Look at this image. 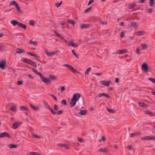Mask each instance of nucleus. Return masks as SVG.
Segmentation results:
<instances>
[{
	"mask_svg": "<svg viewBox=\"0 0 155 155\" xmlns=\"http://www.w3.org/2000/svg\"><path fill=\"white\" fill-rule=\"evenodd\" d=\"M139 105L141 107H144L147 106V105L144 103H139Z\"/></svg>",
	"mask_w": 155,
	"mask_h": 155,
	"instance_id": "obj_36",
	"label": "nucleus"
},
{
	"mask_svg": "<svg viewBox=\"0 0 155 155\" xmlns=\"http://www.w3.org/2000/svg\"><path fill=\"white\" fill-rule=\"evenodd\" d=\"M9 147L11 149L16 148L18 147V146L14 144H9Z\"/></svg>",
	"mask_w": 155,
	"mask_h": 155,
	"instance_id": "obj_34",
	"label": "nucleus"
},
{
	"mask_svg": "<svg viewBox=\"0 0 155 155\" xmlns=\"http://www.w3.org/2000/svg\"><path fill=\"white\" fill-rule=\"evenodd\" d=\"M18 26L25 30L27 28L26 26L25 25L20 22L19 23Z\"/></svg>",
	"mask_w": 155,
	"mask_h": 155,
	"instance_id": "obj_22",
	"label": "nucleus"
},
{
	"mask_svg": "<svg viewBox=\"0 0 155 155\" xmlns=\"http://www.w3.org/2000/svg\"><path fill=\"white\" fill-rule=\"evenodd\" d=\"M49 77L50 79L53 80H56L57 79L56 77L52 75H50Z\"/></svg>",
	"mask_w": 155,
	"mask_h": 155,
	"instance_id": "obj_33",
	"label": "nucleus"
},
{
	"mask_svg": "<svg viewBox=\"0 0 155 155\" xmlns=\"http://www.w3.org/2000/svg\"><path fill=\"white\" fill-rule=\"evenodd\" d=\"M141 46L142 49H145L148 47V45L146 44H142Z\"/></svg>",
	"mask_w": 155,
	"mask_h": 155,
	"instance_id": "obj_32",
	"label": "nucleus"
},
{
	"mask_svg": "<svg viewBox=\"0 0 155 155\" xmlns=\"http://www.w3.org/2000/svg\"><path fill=\"white\" fill-rule=\"evenodd\" d=\"M147 12L148 13H151L153 11V9L150 8H148L147 9Z\"/></svg>",
	"mask_w": 155,
	"mask_h": 155,
	"instance_id": "obj_44",
	"label": "nucleus"
},
{
	"mask_svg": "<svg viewBox=\"0 0 155 155\" xmlns=\"http://www.w3.org/2000/svg\"><path fill=\"white\" fill-rule=\"evenodd\" d=\"M80 26L82 29L87 28L89 27L90 24H81Z\"/></svg>",
	"mask_w": 155,
	"mask_h": 155,
	"instance_id": "obj_15",
	"label": "nucleus"
},
{
	"mask_svg": "<svg viewBox=\"0 0 155 155\" xmlns=\"http://www.w3.org/2000/svg\"><path fill=\"white\" fill-rule=\"evenodd\" d=\"M20 110L21 111L26 110L28 111H29L28 109L25 107L24 106H21L19 107Z\"/></svg>",
	"mask_w": 155,
	"mask_h": 155,
	"instance_id": "obj_23",
	"label": "nucleus"
},
{
	"mask_svg": "<svg viewBox=\"0 0 155 155\" xmlns=\"http://www.w3.org/2000/svg\"><path fill=\"white\" fill-rule=\"evenodd\" d=\"M23 83V82L22 81H18V85H22Z\"/></svg>",
	"mask_w": 155,
	"mask_h": 155,
	"instance_id": "obj_58",
	"label": "nucleus"
},
{
	"mask_svg": "<svg viewBox=\"0 0 155 155\" xmlns=\"http://www.w3.org/2000/svg\"><path fill=\"white\" fill-rule=\"evenodd\" d=\"M10 109L12 111H16V107L15 106H13L11 107Z\"/></svg>",
	"mask_w": 155,
	"mask_h": 155,
	"instance_id": "obj_45",
	"label": "nucleus"
},
{
	"mask_svg": "<svg viewBox=\"0 0 155 155\" xmlns=\"http://www.w3.org/2000/svg\"><path fill=\"white\" fill-rule=\"evenodd\" d=\"M131 25L133 27H137V23L133 22L131 23Z\"/></svg>",
	"mask_w": 155,
	"mask_h": 155,
	"instance_id": "obj_43",
	"label": "nucleus"
},
{
	"mask_svg": "<svg viewBox=\"0 0 155 155\" xmlns=\"http://www.w3.org/2000/svg\"><path fill=\"white\" fill-rule=\"evenodd\" d=\"M142 69L146 73L148 72L149 67L147 64L146 63H143L141 65Z\"/></svg>",
	"mask_w": 155,
	"mask_h": 155,
	"instance_id": "obj_4",
	"label": "nucleus"
},
{
	"mask_svg": "<svg viewBox=\"0 0 155 155\" xmlns=\"http://www.w3.org/2000/svg\"><path fill=\"white\" fill-rule=\"evenodd\" d=\"M33 109L35 110H39V108L38 107H34Z\"/></svg>",
	"mask_w": 155,
	"mask_h": 155,
	"instance_id": "obj_59",
	"label": "nucleus"
},
{
	"mask_svg": "<svg viewBox=\"0 0 155 155\" xmlns=\"http://www.w3.org/2000/svg\"><path fill=\"white\" fill-rule=\"evenodd\" d=\"M94 2V1L93 0H90L89 2H88L87 5L88 6L90 5L93 2Z\"/></svg>",
	"mask_w": 155,
	"mask_h": 155,
	"instance_id": "obj_55",
	"label": "nucleus"
},
{
	"mask_svg": "<svg viewBox=\"0 0 155 155\" xmlns=\"http://www.w3.org/2000/svg\"><path fill=\"white\" fill-rule=\"evenodd\" d=\"M92 8L91 7H90L89 8L86 9L84 11V13H87V12H88L89 11H90Z\"/></svg>",
	"mask_w": 155,
	"mask_h": 155,
	"instance_id": "obj_47",
	"label": "nucleus"
},
{
	"mask_svg": "<svg viewBox=\"0 0 155 155\" xmlns=\"http://www.w3.org/2000/svg\"><path fill=\"white\" fill-rule=\"evenodd\" d=\"M76 101L72 98L70 103V107H71L74 106L76 105Z\"/></svg>",
	"mask_w": 155,
	"mask_h": 155,
	"instance_id": "obj_17",
	"label": "nucleus"
},
{
	"mask_svg": "<svg viewBox=\"0 0 155 155\" xmlns=\"http://www.w3.org/2000/svg\"><path fill=\"white\" fill-rule=\"evenodd\" d=\"M4 137L10 138L11 136L9 134L6 132H3L0 134V138Z\"/></svg>",
	"mask_w": 155,
	"mask_h": 155,
	"instance_id": "obj_10",
	"label": "nucleus"
},
{
	"mask_svg": "<svg viewBox=\"0 0 155 155\" xmlns=\"http://www.w3.org/2000/svg\"><path fill=\"white\" fill-rule=\"evenodd\" d=\"M141 139L143 140H155V136H149L144 137H142Z\"/></svg>",
	"mask_w": 155,
	"mask_h": 155,
	"instance_id": "obj_6",
	"label": "nucleus"
},
{
	"mask_svg": "<svg viewBox=\"0 0 155 155\" xmlns=\"http://www.w3.org/2000/svg\"><path fill=\"white\" fill-rule=\"evenodd\" d=\"M78 141L80 142H84V140H83V139L81 138H79L78 139Z\"/></svg>",
	"mask_w": 155,
	"mask_h": 155,
	"instance_id": "obj_57",
	"label": "nucleus"
},
{
	"mask_svg": "<svg viewBox=\"0 0 155 155\" xmlns=\"http://www.w3.org/2000/svg\"><path fill=\"white\" fill-rule=\"evenodd\" d=\"M124 33L123 32H121L120 33V36L121 37H124Z\"/></svg>",
	"mask_w": 155,
	"mask_h": 155,
	"instance_id": "obj_64",
	"label": "nucleus"
},
{
	"mask_svg": "<svg viewBox=\"0 0 155 155\" xmlns=\"http://www.w3.org/2000/svg\"><path fill=\"white\" fill-rule=\"evenodd\" d=\"M21 124H18L17 122H16L13 124V128L14 129H16L19 125Z\"/></svg>",
	"mask_w": 155,
	"mask_h": 155,
	"instance_id": "obj_21",
	"label": "nucleus"
},
{
	"mask_svg": "<svg viewBox=\"0 0 155 155\" xmlns=\"http://www.w3.org/2000/svg\"><path fill=\"white\" fill-rule=\"evenodd\" d=\"M110 81H102L100 82V83L101 84L103 85L109 86L110 85Z\"/></svg>",
	"mask_w": 155,
	"mask_h": 155,
	"instance_id": "obj_11",
	"label": "nucleus"
},
{
	"mask_svg": "<svg viewBox=\"0 0 155 155\" xmlns=\"http://www.w3.org/2000/svg\"><path fill=\"white\" fill-rule=\"evenodd\" d=\"M127 52L126 49L124 50H118L117 51V54H122L127 53Z\"/></svg>",
	"mask_w": 155,
	"mask_h": 155,
	"instance_id": "obj_14",
	"label": "nucleus"
},
{
	"mask_svg": "<svg viewBox=\"0 0 155 155\" xmlns=\"http://www.w3.org/2000/svg\"><path fill=\"white\" fill-rule=\"evenodd\" d=\"M65 90V88L64 86H62L61 87V92L64 91Z\"/></svg>",
	"mask_w": 155,
	"mask_h": 155,
	"instance_id": "obj_63",
	"label": "nucleus"
},
{
	"mask_svg": "<svg viewBox=\"0 0 155 155\" xmlns=\"http://www.w3.org/2000/svg\"><path fill=\"white\" fill-rule=\"evenodd\" d=\"M136 6V4H130L129 5L128 8L129 9H132L134 8Z\"/></svg>",
	"mask_w": 155,
	"mask_h": 155,
	"instance_id": "obj_30",
	"label": "nucleus"
},
{
	"mask_svg": "<svg viewBox=\"0 0 155 155\" xmlns=\"http://www.w3.org/2000/svg\"><path fill=\"white\" fill-rule=\"evenodd\" d=\"M6 65V61L5 60H3L0 61V68L2 70L5 69Z\"/></svg>",
	"mask_w": 155,
	"mask_h": 155,
	"instance_id": "obj_5",
	"label": "nucleus"
},
{
	"mask_svg": "<svg viewBox=\"0 0 155 155\" xmlns=\"http://www.w3.org/2000/svg\"><path fill=\"white\" fill-rule=\"evenodd\" d=\"M33 136L35 138H40V137L38 136V135L35 134L34 133L33 134Z\"/></svg>",
	"mask_w": 155,
	"mask_h": 155,
	"instance_id": "obj_54",
	"label": "nucleus"
},
{
	"mask_svg": "<svg viewBox=\"0 0 155 155\" xmlns=\"http://www.w3.org/2000/svg\"><path fill=\"white\" fill-rule=\"evenodd\" d=\"M63 112L62 110H60L56 112V113H57L58 114H62Z\"/></svg>",
	"mask_w": 155,
	"mask_h": 155,
	"instance_id": "obj_60",
	"label": "nucleus"
},
{
	"mask_svg": "<svg viewBox=\"0 0 155 155\" xmlns=\"http://www.w3.org/2000/svg\"><path fill=\"white\" fill-rule=\"evenodd\" d=\"M145 114H148L151 116H155V113L152 112L149 110H145L144 111Z\"/></svg>",
	"mask_w": 155,
	"mask_h": 155,
	"instance_id": "obj_16",
	"label": "nucleus"
},
{
	"mask_svg": "<svg viewBox=\"0 0 155 155\" xmlns=\"http://www.w3.org/2000/svg\"><path fill=\"white\" fill-rule=\"evenodd\" d=\"M17 5H18V4L17 3V2L15 1H11L10 2L9 5L11 6L12 5H14L15 6Z\"/></svg>",
	"mask_w": 155,
	"mask_h": 155,
	"instance_id": "obj_35",
	"label": "nucleus"
},
{
	"mask_svg": "<svg viewBox=\"0 0 155 155\" xmlns=\"http://www.w3.org/2000/svg\"><path fill=\"white\" fill-rule=\"evenodd\" d=\"M43 104L46 108L48 109L51 111L52 114L55 115L56 114V112L54 111L49 106L46 101L44 100L43 101Z\"/></svg>",
	"mask_w": 155,
	"mask_h": 155,
	"instance_id": "obj_2",
	"label": "nucleus"
},
{
	"mask_svg": "<svg viewBox=\"0 0 155 155\" xmlns=\"http://www.w3.org/2000/svg\"><path fill=\"white\" fill-rule=\"evenodd\" d=\"M72 54L74 55L77 58H78V55L76 54V53H75L74 51L73 50H72L71 51Z\"/></svg>",
	"mask_w": 155,
	"mask_h": 155,
	"instance_id": "obj_49",
	"label": "nucleus"
},
{
	"mask_svg": "<svg viewBox=\"0 0 155 155\" xmlns=\"http://www.w3.org/2000/svg\"><path fill=\"white\" fill-rule=\"evenodd\" d=\"M49 94L53 97V98L54 99V100L55 101H57V98L53 94Z\"/></svg>",
	"mask_w": 155,
	"mask_h": 155,
	"instance_id": "obj_53",
	"label": "nucleus"
},
{
	"mask_svg": "<svg viewBox=\"0 0 155 155\" xmlns=\"http://www.w3.org/2000/svg\"><path fill=\"white\" fill-rule=\"evenodd\" d=\"M58 146L61 147H64L65 148L67 149H69V148H68V147L67 145H66L65 144H62V143L59 144H58Z\"/></svg>",
	"mask_w": 155,
	"mask_h": 155,
	"instance_id": "obj_29",
	"label": "nucleus"
},
{
	"mask_svg": "<svg viewBox=\"0 0 155 155\" xmlns=\"http://www.w3.org/2000/svg\"><path fill=\"white\" fill-rule=\"evenodd\" d=\"M27 54L29 55H30L31 56H33L34 57L37 58H39V57L38 56L37 54H32L30 52H27Z\"/></svg>",
	"mask_w": 155,
	"mask_h": 155,
	"instance_id": "obj_27",
	"label": "nucleus"
},
{
	"mask_svg": "<svg viewBox=\"0 0 155 155\" xmlns=\"http://www.w3.org/2000/svg\"><path fill=\"white\" fill-rule=\"evenodd\" d=\"M136 52L137 54H141V53L140 52V49L139 48H137V49L136 50Z\"/></svg>",
	"mask_w": 155,
	"mask_h": 155,
	"instance_id": "obj_46",
	"label": "nucleus"
},
{
	"mask_svg": "<svg viewBox=\"0 0 155 155\" xmlns=\"http://www.w3.org/2000/svg\"><path fill=\"white\" fill-rule=\"evenodd\" d=\"M107 111L108 112L110 113H114L115 112V111L113 109H111L107 108Z\"/></svg>",
	"mask_w": 155,
	"mask_h": 155,
	"instance_id": "obj_38",
	"label": "nucleus"
},
{
	"mask_svg": "<svg viewBox=\"0 0 155 155\" xmlns=\"http://www.w3.org/2000/svg\"><path fill=\"white\" fill-rule=\"evenodd\" d=\"M64 41L65 43L72 46V47L74 48H77L78 47V46L77 45H76L75 44L73 43L72 41H68L66 40H64Z\"/></svg>",
	"mask_w": 155,
	"mask_h": 155,
	"instance_id": "obj_8",
	"label": "nucleus"
},
{
	"mask_svg": "<svg viewBox=\"0 0 155 155\" xmlns=\"http://www.w3.org/2000/svg\"><path fill=\"white\" fill-rule=\"evenodd\" d=\"M98 151L103 153H106L108 152L107 149L106 148H101Z\"/></svg>",
	"mask_w": 155,
	"mask_h": 155,
	"instance_id": "obj_25",
	"label": "nucleus"
},
{
	"mask_svg": "<svg viewBox=\"0 0 155 155\" xmlns=\"http://www.w3.org/2000/svg\"><path fill=\"white\" fill-rule=\"evenodd\" d=\"M37 74L38 76H39L41 79L43 77V76L41 74L40 72H37Z\"/></svg>",
	"mask_w": 155,
	"mask_h": 155,
	"instance_id": "obj_52",
	"label": "nucleus"
},
{
	"mask_svg": "<svg viewBox=\"0 0 155 155\" xmlns=\"http://www.w3.org/2000/svg\"><path fill=\"white\" fill-rule=\"evenodd\" d=\"M69 23L71 24L73 26H74L75 23V21L72 20L68 19V20Z\"/></svg>",
	"mask_w": 155,
	"mask_h": 155,
	"instance_id": "obj_31",
	"label": "nucleus"
},
{
	"mask_svg": "<svg viewBox=\"0 0 155 155\" xmlns=\"http://www.w3.org/2000/svg\"><path fill=\"white\" fill-rule=\"evenodd\" d=\"M57 36L58 37L60 38L61 39H62L64 40H64H65V39H64L63 37L61 35H60V34H59L58 33H57Z\"/></svg>",
	"mask_w": 155,
	"mask_h": 155,
	"instance_id": "obj_42",
	"label": "nucleus"
},
{
	"mask_svg": "<svg viewBox=\"0 0 155 155\" xmlns=\"http://www.w3.org/2000/svg\"><path fill=\"white\" fill-rule=\"evenodd\" d=\"M64 66L68 68L73 73L75 74L77 73H78V72L70 65L67 64H65L64 65Z\"/></svg>",
	"mask_w": 155,
	"mask_h": 155,
	"instance_id": "obj_3",
	"label": "nucleus"
},
{
	"mask_svg": "<svg viewBox=\"0 0 155 155\" xmlns=\"http://www.w3.org/2000/svg\"><path fill=\"white\" fill-rule=\"evenodd\" d=\"M28 76L30 79H34V77L31 74H29L28 75Z\"/></svg>",
	"mask_w": 155,
	"mask_h": 155,
	"instance_id": "obj_56",
	"label": "nucleus"
},
{
	"mask_svg": "<svg viewBox=\"0 0 155 155\" xmlns=\"http://www.w3.org/2000/svg\"><path fill=\"white\" fill-rule=\"evenodd\" d=\"M30 155H41L39 153L36 152H30Z\"/></svg>",
	"mask_w": 155,
	"mask_h": 155,
	"instance_id": "obj_37",
	"label": "nucleus"
},
{
	"mask_svg": "<svg viewBox=\"0 0 155 155\" xmlns=\"http://www.w3.org/2000/svg\"><path fill=\"white\" fill-rule=\"evenodd\" d=\"M106 140V138L104 136H103L101 139L99 140V141L100 142H102V141H104Z\"/></svg>",
	"mask_w": 155,
	"mask_h": 155,
	"instance_id": "obj_48",
	"label": "nucleus"
},
{
	"mask_svg": "<svg viewBox=\"0 0 155 155\" xmlns=\"http://www.w3.org/2000/svg\"><path fill=\"white\" fill-rule=\"evenodd\" d=\"M54 109L55 110H58V108L57 107V106L56 105H54Z\"/></svg>",
	"mask_w": 155,
	"mask_h": 155,
	"instance_id": "obj_61",
	"label": "nucleus"
},
{
	"mask_svg": "<svg viewBox=\"0 0 155 155\" xmlns=\"http://www.w3.org/2000/svg\"><path fill=\"white\" fill-rule=\"evenodd\" d=\"M141 133L140 132H136L133 133H132L130 134V137H133L134 136L138 135L139 134H140Z\"/></svg>",
	"mask_w": 155,
	"mask_h": 155,
	"instance_id": "obj_24",
	"label": "nucleus"
},
{
	"mask_svg": "<svg viewBox=\"0 0 155 155\" xmlns=\"http://www.w3.org/2000/svg\"><path fill=\"white\" fill-rule=\"evenodd\" d=\"M81 96V95L79 93H76L74 94L73 95V97L72 98L73 99L77 101H78L80 98Z\"/></svg>",
	"mask_w": 155,
	"mask_h": 155,
	"instance_id": "obj_7",
	"label": "nucleus"
},
{
	"mask_svg": "<svg viewBox=\"0 0 155 155\" xmlns=\"http://www.w3.org/2000/svg\"><path fill=\"white\" fill-rule=\"evenodd\" d=\"M97 96L98 97H101L102 96H105L107 98H110V96L108 94L104 93H99L97 95Z\"/></svg>",
	"mask_w": 155,
	"mask_h": 155,
	"instance_id": "obj_12",
	"label": "nucleus"
},
{
	"mask_svg": "<svg viewBox=\"0 0 155 155\" xmlns=\"http://www.w3.org/2000/svg\"><path fill=\"white\" fill-rule=\"evenodd\" d=\"M155 0H149V5L151 7H153L155 5Z\"/></svg>",
	"mask_w": 155,
	"mask_h": 155,
	"instance_id": "obj_26",
	"label": "nucleus"
},
{
	"mask_svg": "<svg viewBox=\"0 0 155 155\" xmlns=\"http://www.w3.org/2000/svg\"><path fill=\"white\" fill-rule=\"evenodd\" d=\"M61 104H62L64 105H66L67 104V102L65 100H63L61 101Z\"/></svg>",
	"mask_w": 155,
	"mask_h": 155,
	"instance_id": "obj_51",
	"label": "nucleus"
},
{
	"mask_svg": "<svg viewBox=\"0 0 155 155\" xmlns=\"http://www.w3.org/2000/svg\"><path fill=\"white\" fill-rule=\"evenodd\" d=\"M42 82L47 84H50L51 83V80L48 78H46L44 76L41 79Z\"/></svg>",
	"mask_w": 155,
	"mask_h": 155,
	"instance_id": "obj_9",
	"label": "nucleus"
},
{
	"mask_svg": "<svg viewBox=\"0 0 155 155\" xmlns=\"http://www.w3.org/2000/svg\"><path fill=\"white\" fill-rule=\"evenodd\" d=\"M145 32L143 31H140L136 32L135 35L136 36H142L144 35Z\"/></svg>",
	"mask_w": 155,
	"mask_h": 155,
	"instance_id": "obj_20",
	"label": "nucleus"
},
{
	"mask_svg": "<svg viewBox=\"0 0 155 155\" xmlns=\"http://www.w3.org/2000/svg\"><path fill=\"white\" fill-rule=\"evenodd\" d=\"M22 61L25 63H28L32 66H34L35 68H36L37 67L36 64L35 62H33L29 59L25 58H23Z\"/></svg>",
	"mask_w": 155,
	"mask_h": 155,
	"instance_id": "obj_1",
	"label": "nucleus"
},
{
	"mask_svg": "<svg viewBox=\"0 0 155 155\" xmlns=\"http://www.w3.org/2000/svg\"><path fill=\"white\" fill-rule=\"evenodd\" d=\"M62 2L61 1L59 3H57L55 4V6L57 7H59L62 4Z\"/></svg>",
	"mask_w": 155,
	"mask_h": 155,
	"instance_id": "obj_40",
	"label": "nucleus"
},
{
	"mask_svg": "<svg viewBox=\"0 0 155 155\" xmlns=\"http://www.w3.org/2000/svg\"><path fill=\"white\" fill-rule=\"evenodd\" d=\"M58 51H55L51 52H48L47 51H45V53L49 57L54 55Z\"/></svg>",
	"mask_w": 155,
	"mask_h": 155,
	"instance_id": "obj_13",
	"label": "nucleus"
},
{
	"mask_svg": "<svg viewBox=\"0 0 155 155\" xmlns=\"http://www.w3.org/2000/svg\"><path fill=\"white\" fill-rule=\"evenodd\" d=\"M15 7H16V8L17 11L18 12H21V10L18 4L17 5H16V6H15Z\"/></svg>",
	"mask_w": 155,
	"mask_h": 155,
	"instance_id": "obj_50",
	"label": "nucleus"
},
{
	"mask_svg": "<svg viewBox=\"0 0 155 155\" xmlns=\"http://www.w3.org/2000/svg\"><path fill=\"white\" fill-rule=\"evenodd\" d=\"M91 69V67H89L85 71V74L86 75L88 74L89 72L90 71Z\"/></svg>",
	"mask_w": 155,
	"mask_h": 155,
	"instance_id": "obj_39",
	"label": "nucleus"
},
{
	"mask_svg": "<svg viewBox=\"0 0 155 155\" xmlns=\"http://www.w3.org/2000/svg\"><path fill=\"white\" fill-rule=\"evenodd\" d=\"M29 24L33 26V25H34V22H33V21H32L30 20L29 21Z\"/></svg>",
	"mask_w": 155,
	"mask_h": 155,
	"instance_id": "obj_62",
	"label": "nucleus"
},
{
	"mask_svg": "<svg viewBox=\"0 0 155 155\" xmlns=\"http://www.w3.org/2000/svg\"><path fill=\"white\" fill-rule=\"evenodd\" d=\"M87 112V110H81L79 112V114L81 115H84L86 114Z\"/></svg>",
	"mask_w": 155,
	"mask_h": 155,
	"instance_id": "obj_28",
	"label": "nucleus"
},
{
	"mask_svg": "<svg viewBox=\"0 0 155 155\" xmlns=\"http://www.w3.org/2000/svg\"><path fill=\"white\" fill-rule=\"evenodd\" d=\"M11 23L14 26H15L16 25L18 26L20 22L16 20H12L11 21Z\"/></svg>",
	"mask_w": 155,
	"mask_h": 155,
	"instance_id": "obj_18",
	"label": "nucleus"
},
{
	"mask_svg": "<svg viewBox=\"0 0 155 155\" xmlns=\"http://www.w3.org/2000/svg\"><path fill=\"white\" fill-rule=\"evenodd\" d=\"M16 53L18 54H21L25 53V51L21 48H17L16 50Z\"/></svg>",
	"mask_w": 155,
	"mask_h": 155,
	"instance_id": "obj_19",
	"label": "nucleus"
},
{
	"mask_svg": "<svg viewBox=\"0 0 155 155\" xmlns=\"http://www.w3.org/2000/svg\"><path fill=\"white\" fill-rule=\"evenodd\" d=\"M148 80L151 81L153 83L155 84V79L152 78H149Z\"/></svg>",
	"mask_w": 155,
	"mask_h": 155,
	"instance_id": "obj_41",
	"label": "nucleus"
}]
</instances>
